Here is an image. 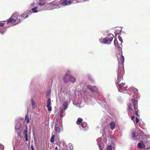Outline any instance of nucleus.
Listing matches in <instances>:
<instances>
[{
    "label": "nucleus",
    "instance_id": "nucleus-1",
    "mask_svg": "<svg viewBox=\"0 0 150 150\" xmlns=\"http://www.w3.org/2000/svg\"><path fill=\"white\" fill-rule=\"evenodd\" d=\"M117 57L118 58L119 57L120 60L119 61V67L118 69L117 72V79L116 82V84L120 83L121 80H123V78L121 74V73L123 72L124 70V57L122 55V54H118L117 55Z\"/></svg>",
    "mask_w": 150,
    "mask_h": 150
},
{
    "label": "nucleus",
    "instance_id": "nucleus-2",
    "mask_svg": "<svg viewBox=\"0 0 150 150\" xmlns=\"http://www.w3.org/2000/svg\"><path fill=\"white\" fill-rule=\"evenodd\" d=\"M132 103L127 104L128 108V111H132L134 115H136L137 117H139V115L138 114L139 111L138 109V101L134 99H132Z\"/></svg>",
    "mask_w": 150,
    "mask_h": 150
},
{
    "label": "nucleus",
    "instance_id": "nucleus-3",
    "mask_svg": "<svg viewBox=\"0 0 150 150\" xmlns=\"http://www.w3.org/2000/svg\"><path fill=\"white\" fill-rule=\"evenodd\" d=\"M21 18L20 16L17 13L13 14L11 17L7 21V23H12L15 24L19 23L21 21Z\"/></svg>",
    "mask_w": 150,
    "mask_h": 150
},
{
    "label": "nucleus",
    "instance_id": "nucleus-4",
    "mask_svg": "<svg viewBox=\"0 0 150 150\" xmlns=\"http://www.w3.org/2000/svg\"><path fill=\"white\" fill-rule=\"evenodd\" d=\"M143 132L140 130H136V129H133L131 134L132 138L134 140L139 139L140 136L142 135Z\"/></svg>",
    "mask_w": 150,
    "mask_h": 150
},
{
    "label": "nucleus",
    "instance_id": "nucleus-5",
    "mask_svg": "<svg viewBox=\"0 0 150 150\" xmlns=\"http://www.w3.org/2000/svg\"><path fill=\"white\" fill-rule=\"evenodd\" d=\"M146 142H148L147 145L146 143H143V141H142L140 143H139L138 144L137 146L139 147L142 149H145L146 148L147 149H149L150 148V139L148 138L146 139Z\"/></svg>",
    "mask_w": 150,
    "mask_h": 150
},
{
    "label": "nucleus",
    "instance_id": "nucleus-6",
    "mask_svg": "<svg viewBox=\"0 0 150 150\" xmlns=\"http://www.w3.org/2000/svg\"><path fill=\"white\" fill-rule=\"evenodd\" d=\"M119 41H117L116 39L114 40V46L115 47V48L116 49H119L122 46V40L120 36L118 37Z\"/></svg>",
    "mask_w": 150,
    "mask_h": 150
},
{
    "label": "nucleus",
    "instance_id": "nucleus-7",
    "mask_svg": "<svg viewBox=\"0 0 150 150\" xmlns=\"http://www.w3.org/2000/svg\"><path fill=\"white\" fill-rule=\"evenodd\" d=\"M113 35L112 34H110L106 38L103 39V43L108 44H110L111 43L113 38Z\"/></svg>",
    "mask_w": 150,
    "mask_h": 150
},
{
    "label": "nucleus",
    "instance_id": "nucleus-8",
    "mask_svg": "<svg viewBox=\"0 0 150 150\" xmlns=\"http://www.w3.org/2000/svg\"><path fill=\"white\" fill-rule=\"evenodd\" d=\"M69 72H68L63 78V81L64 83H67L69 81L71 78V75H69Z\"/></svg>",
    "mask_w": 150,
    "mask_h": 150
},
{
    "label": "nucleus",
    "instance_id": "nucleus-9",
    "mask_svg": "<svg viewBox=\"0 0 150 150\" xmlns=\"http://www.w3.org/2000/svg\"><path fill=\"white\" fill-rule=\"evenodd\" d=\"M62 1L61 4L63 5H70L72 4L71 1L70 0H61Z\"/></svg>",
    "mask_w": 150,
    "mask_h": 150
},
{
    "label": "nucleus",
    "instance_id": "nucleus-10",
    "mask_svg": "<svg viewBox=\"0 0 150 150\" xmlns=\"http://www.w3.org/2000/svg\"><path fill=\"white\" fill-rule=\"evenodd\" d=\"M87 87L89 89L91 92H95L97 90V88L95 86H91V85H88L87 86Z\"/></svg>",
    "mask_w": 150,
    "mask_h": 150
},
{
    "label": "nucleus",
    "instance_id": "nucleus-11",
    "mask_svg": "<svg viewBox=\"0 0 150 150\" xmlns=\"http://www.w3.org/2000/svg\"><path fill=\"white\" fill-rule=\"evenodd\" d=\"M51 106V99L50 98H49L47 100V107L48 108V111L49 112H51L52 111V108Z\"/></svg>",
    "mask_w": 150,
    "mask_h": 150
},
{
    "label": "nucleus",
    "instance_id": "nucleus-12",
    "mask_svg": "<svg viewBox=\"0 0 150 150\" xmlns=\"http://www.w3.org/2000/svg\"><path fill=\"white\" fill-rule=\"evenodd\" d=\"M115 123L114 122H111L110 124V127L111 129L113 130L115 128Z\"/></svg>",
    "mask_w": 150,
    "mask_h": 150
},
{
    "label": "nucleus",
    "instance_id": "nucleus-13",
    "mask_svg": "<svg viewBox=\"0 0 150 150\" xmlns=\"http://www.w3.org/2000/svg\"><path fill=\"white\" fill-rule=\"evenodd\" d=\"M25 135V141H28V130H24L23 132Z\"/></svg>",
    "mask_w": 150,
    "mask_h": 150
},
{
    "label": "nucleus",
    "instance_id": "nucleus-14",
    "mask_svg": "<svg viewBox=\"0 0 150 150\" xmlns=\"http://www.w3.org/2000/svg\"><path fill=\"white\" fill-rule=\"evenodd\" d=\"M26 14V13H23L22 15L20 16V17L21 18H22L23 19H25V18H26L28 17V15Z\"/></svg>",
    "mask_w": 150,
    "mask_h": 150
},
{
    "label": "nucleus",
    "instance_id": "nucleus-15",
    "mask_svg": "<svg viewBox=\"0 0 150 150\" xmlns=\"http://www.w3.org/2000/svg\"><path fill=\"white\" fill-rule=\"evenodd\" d=\"M83 119L81 118H78L76 122V123L78 125H80L81 124V122L83 121Z\"/></svg>",
    "mask_w": 150,
    "mask_h": 150
},
{
    "label": "nucleus",
    "instance_id": "nucleus-16",
    "mask_svg": "<svg viewBox=\"0 0 150 150\" xmlns=\"http://www.w3.org/2000/svg\"><path fill=\"white\" fill-rule=\"evenodd\" d=\"M31 102H32V106L33 108L34 109H35L36 105V102L34 100H31Z\"/></svg>",
    "mask_w": 150,
    "mask_h": 150
},
{
    "label": "nucleus",
    "instance_id": "nucleus-17",
    "mask_svg": "<svg viewBox=\"0 0 150 150\" xmlns=\"http://www.w3.org/2000/svg\"><path fill=\"white\" fill-rule=\"evenodd\" d=\"M55 130L57 133H59L61 132L60 129L58 127H55Z\"/></svg>",
    "mask_w": 150,
    "mask_h": 150
},
{
    "label": "nucleus",
    "instance_id": "nucleus-18",
    "mask_svg": "<svg viewBox=\"0 0 150 150\" xmlns=\"http://www.w3.org/2000/svg\"><path fill=\"white\" fill-rule=\"evenodd\" d=\"M129 91H133L134 93H136V92L137 91V89L133 87H131L129 89Z\"/></svg>",
    "mask_w": 150,
    "mask_h": 150
},
{
    "label": "nucleus",
    "instance_id": "nucleus-19",
    "mask_svg": "<svg viewBox=\"0 0 150 150\" xmlns=\"http://www.w3.org/2000/svg\"><path fill=\"white\" fill-rule=\"evenodd\" d=\"M25 120L26 121V123H28L30 122V120L28 116V114H27L25 117Z\"/></svg>",
    "mask_w": 150,
    "mask_h": 150
},
{
    "label": "nucleus",
    "instance_id": "nucleus-20",
    "mask_svg": "<svg viewBox=\"0 0 150 150\" xmlns=\"http://www.w3.org/2000/svg\"><path fill=\"white\" fill-rule=\"evenodd\" d=\"M76 81V79L71 75V76L70 81L71 82L74 83Z\"/></svg>",
    "mask_w": 150,
    "mask_h": 150
},
{
    "label": "nucleus",
    "instance_id": "nucleus-21",
    "mask_svg": "<svg viewBox=\"0 0 150 150\" xmlns=\"http://www.w3.org/2000/svg\"><path fill=\"white\" fill-rule=\"evenodd\" d=\"M123 83H119L116 84V85L117 87L119 88H121L123 87Z\"/></svg>",
    "mask_w": 150,
    "mask_h": 150
},
{
    "label": "nucleus",
    "instance_id": "nucleus-22",
    "mask_svg": "<svg viewBox=\"0 0 150 150\" xmlns=\"http://www.w3.org/2000/svg\"><path fill=\"white\" fill-rule=\"evenodd\" d=\"M81 127L83 128H85L86 127V126H87V124L86 123V122H83L81 123Z\"/></svg>",
    "mask_w": 150,
    "mask_h": 150
},
{
    "label": "nucleus",
    "instance_id": "nucleus-23",
    "mask_svg": "<svg viewBox=\"0 0 150 150\" xmlns=\"http://www.w3.org/2000/svg\"><path fill=\"white\" fill-rule=\"evenodd\" d=\"M63 106L64 107V110H65L67 108L68 104L67 102L66 101L64 102L63 104Z\"/></svg>",
    "mask_w": 150,
    "mask_h": 150
},
{
    "label": "nucleus",
    "instance_id": "nucleus-24",
    "mask_svg": "<svg viewBox=\"0 0 150 150\" xmlns=\"http://www.w3.org/2000/svg\"><path fill=\"white\" fill-rule=\"evenodd\" d=\"M37 7H35L33 8L31 10L33 13H36L38 12V11L37 10Z\"/></svg>",
    "mask_w": 150,
    "mask_h": 150
},
{
    "label": "nucleus",
    "instance_id": "nucleus-25",
    "mask_svg": "<svg viewBox=\"0 0 150 150\" xmlns=\"http://www.w3.org/2000/svg\"><path fill=\"white\" fill-rule=\"evenodd\" d=\"M55 136L54 135H53L52 136L51 138L50 139V142L52 143L54 142V139Z\"/></svg>",
    "mask_w": 150,
    "mask_h": 150
},
{
    "label": "nucleus",
    "instance_id": "nucleus-26",
    "mask_svg": "<svg viewBox=\"0 0 150 150\" xmlns=\"http://www.w3.org/2000/svg\"><path fill=\"white\" fill-rule=\"evenodd\" d=\"M21 128V126L20 125H18V124H17L15 126V129L17 130H19Z\"/></svg>",
    "mask_w": 150,
    "mask_h": 150
},
{
    "label": "nucleus",
    "instance_id": "nucleus-27",
    "mask_svg": "<svg viewBox=\"0 0 150 150\" xmlns=\"http://www.w3.org/2000/svg\"><path fill=\"white\" fill-rule=\"evenodd\" d=\"M112 147L111 145H108L107 148V150H112Z\"/></svg>",
    "mask_w": 150,
    "mask_h": 150
},
{
    "label": "nucleus",
    "instance_id": "nucleus-28",
    "mask_svg": "<svg viewBox=\"0 0 150 150\" xmlns=\"http://www.w3.org/2000/svg\"><path fill=\"white\" fill-rule=\"evenodd\" d=\"M123 88H124V89L126 90L127 88V85H125V83H123Z\"/></svg>",
    "mask_w": 150,
    "mask_h": 150
},
{
    "label": "nucleus",
    "instance_id": "nucleus-29",
    "mask_svg": "<svg viewBox=\"0 0 150 150\" xmlns=\"http://www.w3.org/2000/svg\"><path fill=\"white\" fill-rule=\"evenodd\" d=\"M63 111L62 110H61L60 112V116L61 117H63Z\"/></svg>",
    "mask_w": 150,
    "mask_h": 150
},
{
    "label": "nucleus",
    "instance_id": "nucleus-30",
    "mask_svg": "<svg viewBox=\"0 0 150 150\" xmlns=\"http://www.w3.org/2000/svg\"><path fill=\"white\" fill-rule=\"evenodd\" d=\"M4 23L2 21H0V27H3L4 26Z\"/></svg>",
    "mask_w": 150,
    "mask_h": 150
},
{
    "label": "nucleus",
    "instance_id": "nucleus-31",
    "mask_svg": "<svg viewBox=\"0 0 150 150\" xmlns=\"http://www.w3.org/2000/svg\"><path fill=\"white\" fill-rule=\"evenodd\" d=\"M136 120L135 122L136 124H137L139 122V120L137 117H136Z\"/></svg>",
    "mask_w": 150,
    "mask_h": 150
},
{
    "label": "nucleus",
    "instance_id": "nucleus-32",
    "mask_svg": "<svg viewBox=\"0 0 150 150\" xmlns=\"http://www.w3.org/2000/svg\"><path fill=\"white\" fill-rule=\"evenodd\" d=\"M45 4V3H41V2H40L39 3V5H40V6H42L43 5H44V4Z\"/></svg>",
    "mask_w": 150,
    "mask_h": 150
},
{
    "label": "nucleus",
    "instance_id": "nucleus-33",
    "mask_svg": "<svg viewBox=\"0 0 150 150\" xmlns=\"http://www.w3.org/2000/svg\"><path fill=\"white\" fill-rule=\"evenodd\" d=\"M31 148L32 150H35L34 149V148L33 147V145H32L31 146Z\"/></svg>",
    "mask_w": 150,
    "mask_h": 150
},
{
    "label": "nucleus",
    "instance_id": "nucleus-34",
    "mask_svg": "<svg viewBox=\"0 0 150 150\" xmlns=\"http://www.w3.org/2000/svg\"><path fill=\"white\" fill-rule=\"evenodd\" d=\"M134 116H131V120H133L134 118Z\"/></svg>",
    "mask_w": 150,
    "mask_h": 150
},
{
    "label": "nucleus",
    "instance_id": "nucleus-35",
    "mask_svg": "<svg viewBox=\"0 0 150 150\" xmlns=\"http://www.w3.org/2000/svg\"><path fill=\"white\" fill-rule=\"evenodd\" d=\"M55 150H58V148H57V147H55Z\"/></svg>",
    "mask_w": 150,
    "mask_h": 150
},
{
    "label": "nucleus",
    "instance_id": "nucleus-36",
    "mask_svg": "<svg viewBox=\"0 0 150 150\" xmlns=\"http://www.w3.org/2000/svg\"><path fill=\"white\" fill-rule=\"evenodd\" d=\"M144 143H146V144H147H147H148V142H146V141H145V142H144Z\"/></svg>",
    "mask_w": 150,
    "mask_h": 150
}]
</instances>
